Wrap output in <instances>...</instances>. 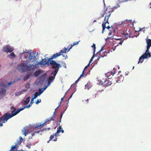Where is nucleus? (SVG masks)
<instances>
[{
    "mask_svg": "<svg viewBox=\"0 0 151 151\" xmlns=\"http://www.w3.org/2000/svg\"><path fill=\"white\" fill-rule=\"evenodd\" d=\"M43 131L42 130H38L37 131L35 130H34H34H33V132L32 133L31 135L32 136H34L35 135V133L38 134L39 133L40 131Z\"/></svg>",
    "mask_w": 151,
    "mask_h": 151,
    "instance_id": "a211bd4d",
    "label": "nucleus"
},
{
    "mask_svg": "<svg viewBox=\"0 0 151 151\" xmlns=\"http://www.w3.org/2000/svg\"><path fill=\"white\" fill-rule=\"evenodd\" d=\"M31 105L30 104L26 106H25L23 107L22 108H20L19 109H18L17 111H16V109L14 107H11V109H13V110L11 112H12L14 116H15L17 114H18L19 112H20L21 111H22L24 109L26 108H29Z\"/></svg>",
    "mask_w": 151,
    "mask_h": 151,
    "instance_id": "423d86ee",
    "label": "nucleus"
},
{
    "mask_svg": "<svg viewBox=\"0 0 151 151\" xmlns=\"http://www.w3.org/2000/svg\"><path fill=\"white\" fill-rule=\"evenodd\" d=\"M114 39L116 40H122V38H114L113 37L112 38V39Z\"/></svg>",
    "mask_w": 151,
    "mask_h": 151,
    "instance_id": "37998d69",
    "label": "nucleus"
},
{
    "mask_svg": "<svg viewBox=\"0 0 151 151\" xmlns=\"http://www.w3.org/2000/svg\"><path fill=\"white\" fill-rule=\"evenodd\" d=\"M22 93V91H19V92H16L15 93V95L16 96H19Z\"/></svg>",
    "mask_w": 151,
    "mask_h": 151,
    "instance_id": "7c9ffc66",
    "label": "nucleus"
},
{
    "mask_svg": "<svg viewBox=\"0 0 151 151\" xmlns=\"http://www.w3.org/2000/svg\"><path fill=\"white\" fill-rule=\"evenodd\" d=\"M13 50V48L9 45H7L3 48V50L6 52H11Z\"/></svg>",
    "mask_w": 151,
    "mask_h": 151,
    "instance_id": "6e6552de",
    "label": "nucleus"
},
{
    "mask_svg": "<svg viewBox=\"0 0 151 151\" xmlns=\"http://www.w3.org/2000/svg\"><path fill=\"white\" fill-rule=\"evenodd\" d=\"M144 59L141 56L139 58V61L138 63V64H139L140 62L142 63L143 61V59Z\"/></svg>",
    "mask_w": 151,
    "mask_h": 151,
    "instance_id": "393cba45",
    "label": "nucleus"
},
{
    "mask_svg": "<svg viewBox=\"0 0 151 151\" xmlns=\"http://www.w3.org/2000/svg\"><path fill=\"white\" fill-rule=\"evenodd\" d=\"M61 132L62 133H63L64 132V131L63 130H62L61 131Z\"/></svg>",
    "mask_w": 151,
    "mask_h": 151,
    "instance_id": "bf43d9fd",
    "label": "nucleus"
},
{
    "mask_svg": "<svg viewBox=\"0 0 151 151\" xmlns=\"http://www.w3.org/2000/svg\"><path fill=\"white\" fill-rule=\"evenodd\" d=\"M114 11L113 8H112L110 6L107 7L106 9L104 8L103 12L101 13V17H104V14H105V16L104 19V22H103L102 26V33H103L104 31L106 28V23L109 24L108 22V19L110 16L112 12Z\"/></svg>",
    "mask_w": 151,
    "mask_h": 151,
    "instance_id": "f03ea898",
    "label": "nucleus"
},
{
    "mask_svg": "<svg viewBox=\"0 0 151 151\" xmlns=\"http://www.w3.org/2000/svg\"><path fill=\"white\" fill-rule=\"evenodd\" d=\"M92 47H93V50H94V53H95V50H96V46H95V45L94 44H93V46H92Z\"/></svg>",
    "mask_w": 151,
    "mask_h": 151,
    "instance_id": "c9c22d12",
    "label": "nucleus"
},
{
    "mask_svg": "<svg viewBox=\"0 0 151 151\" xmlns=\"http://www.w3.org/2000/svg\"><path fill=\"white\" fill-rule=\"evenodd\" d=\"M43 91V90H41V89H39V92H38V93L39 95H40L41 93H42Z\"/></svg>",
    "mask_w": 151,
    "mask_h": 151,
    "instance_id": "f704fd0d",
    "label": "nucleus"
},
{
    "mask_svg": "<svg viewBox=\"0 0 151 151\" xmlns=\"http://www.w3.org/2000/svg\"><path fill=\"white\" fill-rule=\"evenodd\" d=\"M6 93V89H0V97H2V96L4 95Z\"/></svg>",
    "mask_w": 151,
    "mask_h": 151,
    "instance_id": "2eb2a0df",
    "label": "nucleus"
},
{
    "mask_svg": "<svg viewBox=\"0 0 151 151\" xmlns=\"http://www.w3.org/2000/svg\"><path fill=\"white\" fill-rule=\"evenodd\" d=\"M16 148L17 147L16 146V145H15L12 147L11 150H12H12H15V149H16Z\"/></svg>",
    "mask_w": 151,
    "mask_h": 151,
    "instance_id": "473e14b6",
    "label": "nucleus"
},
{
    "mask_svg": "<svg viewBox=\"0 0 151 151\" xmlns=\"http://www.w3.org/2000/svg\"><path fill=\"white\" fill-rule=\"evenodd\" d=\"M7 85L6 84L4 80L3 79L0 80V89H6Z\"/></svg>",
    "mask_w": 151,
    "mask_h": 151,
    "instance_id": "0eeeda50",
    "label": "nucleus"
},
{
    "mask_svg": "<svg viewBox=\"0 0 151 151\" xmlns=\"http://www.w3.org/2000/svg\"><path fill=\"white\" fill-rule=\"evenodd\" d=\"M14 116L12 112L11 114H9L8 113L5 114L2 116L0 118V126L1 127L3 126L2 124L4 123L9 118Z\"/></svg>",
    "mask_w": 151,
    "mask_h": 151,
    "instance_id": "7ed1b4c3",
    "label": "nucleus"
},
{
    "mask_svg": "<svg viewBox=\"0 0 151 151\" xmlns=\"http://www.w3.org/2000/svg\"><path fill=\"white\" fill-rule=\"evenodd\" d=\"M30 98V96L28 97L27 98L26 100L24 101V102L26 104H27L29 102Z\"/></svg>",
    "mask_w": 151,
    "mask_h": 151,
    "instance_id": "b1692460",
    "label": "nucleus"
},
{
    "mask_svg": "<svg viewBox=\"0 0 151 151\" xmlns=\"http://www.w3.org/2000/svg\"><path fill=\"white\" fill-rule=\"evenodd\" d=\"M80 41H79L78 42H76L73 43V44L71 45V46L70 47V48L69 49L67 50V52H68V51L72 48L73 46L74 45H77L78 44L79 42H80Z\"/></svg>",
    "mask_w": 151,
    "mask_h": 151,
    "instance_id": "6ab92c4d",
    "label": "nucleus"
},
{
    "mask_svg": "<svg viewBox=\"0 0 151 151\" xmlns=\"http://www.w3.org/2000/svg\"><path fill=\"white\" fill-rule=\"evenodd\" d=\"M29 76L28 75H27L24 76V81H26L27 80L29 77Z\"/></svg>",
    "mask_w": 151,
    "mask_h": 151,
    "instance_id": "cd10ccee",
    "label": "nucleus"
},
{
    "mask_svg": "<svg viewBox=\"0 0 151 151\" xmlns=\"http://www.w3.org/2000/svg\"><path fill=\"white\" fill-rule=\"evenodd\" d=\"M61 104V102H60V103H58V106L57 108H56L55 109V111L56 109Z\"/></svg>",
    "mask_w": 151,
    "mask_h": 151,
    "instance_id": "a18cd8bd",
    "label": "nucleus"
},
{
    "mask_svg": "<svg viewBox=\"0 0 151 151\" xmlns=\"http://www.w3.org/2000/svg\"><path fill=\"white\" fill-rule=\"evenodd\" d=\"M42 73V71L41 70H36L34 73V76L35 77L38 76Z\"/></svg>",
    "mask_w": 151,
    "mask_h": 151,
    "instance_id": "4468645a",
    "label": "nucleus"
},
{
    "mask_svg": "<svg viewBox=\"0 0 151 151\" xmlns=\"http://www.w3.org/2000/svg\"><path fill=\"white\" fill-rule=\"evenodd\" d=\"M88 86V84H86L85 85V88H87V87Z\"/></svg>",
    "mask_w": 151,
    "mask_h": 151,
    "instance_id": "6e6d98bb",
    "label": "nucleus"
},
{
    "mask_svg": "<svg viewBox=\"0 0 151 151\" xmlns=\"http://www.w3.org/2000/svg\"><path fill=\"white\" fill-rule=\"evenodd\" d=\"M85 101H86L88 102V99H87L86 100H85Z\"/></svg>",
    "mask_w": 151,
    "mask_h": 151,
    "instance_id": "69168bd1",
    "label": "nucleus"
},
{
    "mask_svg": "<svg viewBox=\"0 0 151 151\" xmlns=\"http://www.w3.org/2000/svg\"><path fill=\"white\" fill-rule=\"evenodd\" d=\"M16 151H24V150H18L17 149H16Z\"/></svg>",
    "mask_w": 151,
    "mask_h": 151,
    "instance_id": "13d9d810",
    "label": "nucleus"
},
{
    "mask_svg": "<svg viewBox=\"0 0 151 151\" xmlns=\"http://www.w3.org/2000/svg\"><path fill=\"white\" fill-rule=\"evenodd\" d=\"M119 7H120V5L119 4H117L116 5V6H115V7H113V9L114 8L117 9V8H119Z\"/></svg>",
    "mask_w": 151,
    "mask_h": 151,
    "instance_id": "ea45409f",
    "label": "nucleus"
},
{
    "mask_svg": "<svg viewBox=\"0 0 151 151\" xmlns=\"http://www.w3.org/2000/svg\"><path fill=\"white\" fill-rule=\"evenodd\" d=\"M29 60H32V61H35L36 59V57L34 53L33 52H30L29 54Z\"/></svg>",
    "mask_w": 151,
    "mask_h": 151,
    "instance_id": "9d476101",
    "label": "nucleus"
},
{
    "mask_svg": "<svg viewBox=\"0 0 151 151\" xmlns=\"http://www.w3.org/2000/svg\"><path fill=\"white\" fill-rule=\"evenodd\" d=\"M20 141H21V140H22V139L21 137H20Z\"/></svg>",
    "mask_w": 151,
    "mask_h": 151,
    "instance_id": "052dcab7",
    "label": "nucleus"
},
{
    "mask_svg": "<svg viewBox=\"0 0 151 151\" xmlns=\"http://www.w3.org/2000/svg\"><path fill=\"white\" fill-rule=\"evenodd\" d=\"M63 98H64V97L62 98L61 99V101H62L63 100Z\"/></svg>",
    "mask_w": 151,
    "mask_h": 151,
    "instance_id": "0e129e2a",
    "label": "nucleus"
},
{
    "mask_svg": "<svg viewBox=\"0 0 151 151\" xmlns=\"http://www.w3.org/2000/svg\"><path fill=\"white\" fill-rule=\"evenodd\" d=\"M12 82H10L9 83H8L7 84L6 83V84L7 85V88L9 86L12 84Z\"/></svg>",
    "mask_w": 151,
    "mask_h": 151,
    "instance_id": "4c0bfd02",
    "label": "nucleus"
},
{
    "mask_svg": "<svg viewBox=\"0 0 151 151\" xmlns=\"http://www.w3.org/2000/svg\"><path fill=\"white\" fill-rule=\"evenodd\" d=\"M34 99L33 98H32L31 99V101L29 104L31 105H32V104L34 103V102H33Z\"/></svg>",
    "mask_w": 151,
    "mask_h": 151,
    "instance_id": "58836bf2",
    "label": "nucleus"
},
{
    "mask_svg": "<svg viewBox=\"0 0 151 151\" xmlns=\"http://www.w3.org/2000/svg\"><path fill=\"white\" fill-rule=\"evenodd\" d=\"M84 71H83L82 73V74L80 75V76L79 77V78L80 79L82 77H84V75H85L86 76L87 75H86L84 74Z\"/></svg>",
    "mask_w": 151,
    "mask_h": 151,
    "instance_id": "2f4dec72",
    "label": "nucleus"
},
{
    "mask_svg": "<svg viewBox=\"0 0 151 151\" xmlns=\"http://www.w3.org/2000/svg\"><path fill=\"white\" fill-rule=\"evenodd\" d=\"M107 28L108 29H109L111 27H110L109 26H107V27H106V28Z\"/></svg>",
    "mask_w": 151,
    "mask_h": 151,
    "instance_id": "864d4df0",
    "label": "nucleus"
},
{
    "mask_svg": "<svg viewBox=\"0 0 151 151\" xmlns=\"http://www.w3.org/2000/svg\"><path fill=\"white\" fill-rule=\"evenodd\" d=\"M28 56V55L27 54H24V57L25 58H27Z\"/></svg>",
    "mask_w": 151,
    "mask_h": 151,
    "instance_id": "de8ad7c7",
    "label": "nucleus"
},
{
    "mask_svg": "<svg viewBox=\"0 0 151 151\" xmlns=\"http://www.w3.org/2000/svg\"><path fill=\"white\" fill-rule=\"evenodd\" d=\"M149 51V50H148V51H147V49L145 53L141 56L144 59L147 58H148V56H149V57H150L151 55L150 52Z\"/></svg>",
    "mask_w": 151,
    "mask_h": 151,
    "instance_id": "9b49d317",
    "label": "nucleus"
},
{
    "mask_svg": "<svg viewBox=\"0 0 151 151\" xmlns=\"http://www.w3.org/2000/svg\"><path fill=\"white\" fill-rule=\"evenodd\" d=\"M41 102V99H38L37 101L36 102L35 104H37L39 103H40Z\"/></svg>",
    "mask_w": 151,
    "mask_h": 151,
    "instance_id": "a19ab883",
    "label": "nucleus"
},
{
    "mask_svg": "<svg viewBox=\"0 0 151 151\" xmlns=\"http://www.w3.org/2000/svg\"><path fill=\"white\" fill-rule=\"evenodd\" d=\"M40 95H39V94L38 93V92H36L34 94V96L32 98H33L34 99H35L37 98V96H39Z\"/></svg>",
    "mask_w": 151,
    "mask_h": 151,
    "instance_id": "a878e982",
    "label": "nucleus"
},
{
    "mask_svg": "<svg viewBox=\"0 0 151 151\" xmlns=\"http://www.w3.org/2000/svg\"><path fill=\"white\" fill-rule=\"evenodd\" d=\"M47 122L45 121V122L43 124H41L42 127H44V125H46V123Z\"/></svg>",
    "mask_w": 151,
    "mask_h": 151,
    "instance_id": "79ce46f5",
    "label": "nucleus"
},
{
    "mask_svg": "<svg viewBox=\"0 0 151 151\" xmlns=\"http://www.w3.org/2000/svg\"><path fill=\"white\" fill-rule=\"evenodd\" d=\"M104 47V46L102 47H101V50L99 51V52L103 50V49Z\"/></svg>",
    "mask_w": 151,
    "mask_h": 151,
    "instance_id": "8fccbe9b",
    "label": "nucleus"
},
{
    "mask_svg": "<svg viewBox=\"0 0 151 151\" xmlns=\"http://www.w3.org/2000/svg\"><path fill=\"white\" fill-rule=\"evenodd\" d=\"M55 111L54 112L53 114L52 115V116L50 118L46 119L45 121L46 122H48L50 121L51 120H54V115H55Z\"/></svg>",
    "mask_w": 151,
    "mask_h": 151,
    "instance_id": "dca6fc26",
    "label": "nucleus"
},
{
    "mask_svg": "<svg viewBox=\"0 0 151 151\" xmlns=\"http://www.w3.org/2000/svg\"><path fill=\"white\" fill-rule=\"evenodd\" d=\"M117 78V80H116V83L118 82L119 81L120 82L121 81H123L124 77L122 75H120L119 76H118Z\"/></svg>",
    "mask_w": 151,
    "mask_h": 151,
    "instance_id": "f3484780",
    "label": "nucleus"
},
{
    "mask_svg": "<svg viewBox=\"0 0 151 151\" xmlns=\"http://www.w3.org/2000/svg\"><path fill=\"white\" fill-rule=\"evenodd\" d=\"M112 31H110L108 34V35L110 36L112 34Z\"/></svg>",
    "mask_w": 151,
    "mask_h": 151,
    "instance_id": "09e8293b",
    "label": "nucleus"
},
{
    "mask_svg": "<svg viewBox=\"0 0 151 151\" xmlns=\"http://www.w3.org/2000/svg\"><path fill=\"white\" fill-rule=\"evenodd\" d=\"M79 79H79L78 78V79L75 81V83H77V82H78Z\"/></svg>",
    "mask_w": 151,
    "mask_h": 151,
    "instance_id": "603ef678",
    "label": "nucleus"
},
{
    "mask_svg": "<svg viewBox=\"0 0 151 151\" xmlns=\"http://www.w3.org/2000/svg\"><path fill=\"white\" fill-rule=\"evenodd\" d=\"M147 28L145 27H143L142 28H140L138 31H143L144 32L146 30Z\"/></svg>",
    "mask_w": 151,
    "mask_h": 151,
    "instance_id": "bb28decb",
    "label": "nucleus"
},
{
    "mask_svg": "<svg viewBox=\"0 0 151 151\" xmlns=\"http://www.w3.org/2000/svg\"><path fill=\"white\" fill-rule=\"evenodd\" d=\"M63 113L62 112H61L60 116V120L59 121V125H60V123L61 122V118H62V117L63 115Z\"/></svg>",
    "mask_w": 151,
    "mask_h": 151,
    "instance_id": "c756f323",
    "label": "nucleus"
},
{
    "mask_svg": "<svg viewBox=\"0 0 151 151\" xmlns=\"http://www.w3.org/2000/svg\"><path fill=\"white\" fill-rule=\"evenodd\" d=\"M93 56L91 58V59L90 61V62L89 63H90H90H91V61L92 60V58H93Z\"/></svg>",
    "mask_w": 151,
    "mask_h": 151,
    "instance_id": "4d7b16f0",
    "label": "nucleus"
},
{
    "mask_svg": "<svg viewBox=\"0 0 151 151\" xmlns=\"http://www.w3.org/2000/svg\"><path fill=\"white\" fill-rule=\"evenodd\" d=\"M68 49H66V47L64 48V49L63 50H61L60 52L56 53V54H54L51 56V58H48L47 60L46 59L44 58L42 61H40L38 63L37 65H40L42 66H43L45 65H51L52 66V68H58L59 69L60 68L62 67L61 65L55 61L53 60H52L53 59H56L57 57L61 55L63 56V57H65V59L67 58V55H64L63 53H66Z\"/></svg>",
    "mask_w": 151,
    "mask_h": 151,
    "instance_id": "f257e3e1",
    "label": "nucleus"
},
{
    "mask_svg": "<svg viewBox=\"0 0 151 151\" xmlns=\"http://www.w3.org/2000/svg\"><path fill=\"white\" fill-rule=\"evenodd\" d=\"M146 40L147 44V51H148V50H149L150 47L151 46V40L146 38Z\"/></svg>",
    "mask_w": 151,
    "mask_h": 151,
    "instance_id": "f8f14e48",
    "label": "nucleus"
},
{
    "mask_svg": "<svg viewBox=\"0 0 151 151\" xmlns=\"http://www.w3.org/2000/svg\"><path fill=\"white\" fill-rule=\"evenodd\" d=\"M57 138H55L53 140L54 141H57Z\"/></svg>",
    "mask_w": 151,
    "mask_h": 151,
    "instance_id": "5fc2aeb1",
    "label": "nucleus"
},
{
    "mask_svg": "<svg viewBox=\"0 0 151 151\" xmlns=\"http://www.w3.org/2000/svg\"><path fill=\"white\" fill-rule=\"evenodd\" d=\"M120 40L121 41L120 42H119V44L116 45V46H118L119 44L121 45L122 44L124 40H123V39H122V40Z\"/></svg>",
    "mask_w": 151,
    "mask_h": 151,
    "instance_id": "e433bc0d",
    "label": "nucleus"
},
{
    "mask_svg": "<svg viewBox=\"0 0 151 151\" xmlns=\"http://www.w3.org/2000/svg\"><path fill=\"white\" fill-rule=\"evenodd\" d=\"M50 141H49H49H48L47 142V143H49V142H50Z\"/></svg>",
    "mask_w": 151,
    "mask_h": 151,
    "instance_id": "774afa93",
    "label": "nucleus"
},
{
    "mask_svg": "<svg viewBox=\"0 0 151 151\" xmlns=\"http://www.w3.org/2000/svg\"><path fill=\"white\" fill-rule=\"evenodd\" d=\"M70 47L69 46H68V48H66V49H68V50L70 48Z\"/></svg>",
    "mask_w": 151,
    "mask_h": 151,
    "instance_id": "e2e57ef3",
    "label": "nucleus"
},
{
    "mask_svg": "<svg viewBox=\"0 0 151 151\" xmlns=\"http://www.w3.org/2000/svg\"><path fill=\"white\" fill-rule=\"evenodd\" d=\"M128 0H122V2H125L127 1Z\"/></svg>",
    "mask_w": 151,
    "mask_h": 151,
    "instance_id": "3c124183",
    "label": "nucleus"
},
{
    "mask_svg": "<svg viewBox=\"0 0 151 151\" xmlns=\"http://www.w3.org/2000/svg\"><path fill=\"white\" fill-rule=\"evenodd\" d=\"M122 34L124 35L126 37V39H127L128 37H130L129 35L128 34H125L124 33H122Z\"/></svg>",
    "mask_w": 151,
    "mask_h": 151,
    "instance_id": "c85d7f7f",
    "label": "nucleus"
},
{
    "mask_svg": "<svg viewBox=\"0 0 151 151\" xmlns=\"http://www.w3.org/2000/svg\"><path fill=\"white\" fill-rule=\"evenodd\" d=\"M23 132H24L23 134L24 135V136H26V134H27V132H26V131L25 130L24 132V131H23Z\"/></svg>",
    "mask_w": 151,
    "mask_h": 151,
    "instance_id": "49530a36",
    "label": "nucleus"
},
{
    "mask_svg": "<svg viewBox=\"0 0 151 151\" xmlns=\"http://www.w3.org/2000/svg\"><path fill=\"white\" fill-rule=\"evenodd\" d=\"M57 135H58L55 134V133H54L53 135H51L50 137L49 141L52 140V139L55 136H56Z\"/></svg>",
    "mask_w": 151,
    "mask_h": 151,
    "instance_id": "5701e85b",
    "label": "nucleus"
},
{
    "mask_svg": "<svg viewBox=\"0 0 151 151\" xmlns=\"http://www.w3.org/2000/svg\"><path fill=\"white\" fill-rule=\"evenodd\" d=\"M34 65H33L32 64H30L29 66H27L26 69V71L25 72H27V71H29L31 70H33V67H34Z\"/></svg>",
    "mask_w": 151,
    "mask_h": 151,
    "instance_id": "ddd939ff",
    "label": "nucleus"
},
{
    "mask_svg": "<svg viewBox=\"0 0 151 151\" xmlns=\"http://www.w3.org/2000/svg\"><path fill=\"white\" fill-rule=\"evenodd\" d=\"M27 64V63H22L19 65V66L20 67V69L23 72H25Z\"/></svg>",
    "mask_w": 151,
    "mask_h": 151,
    "instance_id": "1a4fd4ad",
    "label": "nucleus"
},
{
    "mask_svg": "<svg viewBox=\"0 0 151 151\" xmlns=\"http://www.w3.org/2000/svg\"><path fill=\"white\" fill-rule=\"evenodd\" d=\"M129 20H127V19L126 20V21L127 22H129Z\"/></svg>",
    "mask_w": 151,
    "mask_h": 151,
    "instance_id": "680f3d73",
    "label": "nucleus"
},
{
    "mask_svg": "<svg viewBox=\"0 0 151 151\" xmlns=\"http://www.w3.org/2000/svg\"><path fill=\"white\" fill-rule=\"evenodd\" d=\"M96 22V20H94V21H93V23H94V22Z\"/></svg>",
    "mask_w": 151,
    "mask_h": 151,
    "instance_id": "338daca9",
    "label": "nucleus"
},
{
    "mask_svg": "<svg viewBox=\"0 0 151 151\" xmlns=\"http://www.w3.org/2000/svg\"><path fill=\"white\" fill-rule=\"evenodd\" d=\"M53 69H55V70H54L51 74H53V76H50L48 79L47 81V83L48 85H50V83L52 82L55 79V76H56V74H57L58 70L59 69L58 68H52Z\"/></svg>",
    "mask_w": 151,
    "mask_h": 151,
    "instance_id": "39448f33",
    "label": "nucleus"
},
{
    "mask_svg": "<svg viewBox=\"0 0 151 151\" xmlns=\"http://www.w3.org/2000/svg\"><path fill=\"white\" fill-rule=\"evenodd\" d=\"M9 56L11 58H13L15 57V55L14 52H12L9 55Z\"/></svg>",
    "mask_w": 151,
    "mask_h": 151,
    "instance_id": "4be33fe9",
    "label": "nucleus"
},
{
    "mask_svg": "<svg viewBox=\"0 0 151 151\" xmlns=\"http://www.w3.org/2000/svg\"><path fill=\"white\" fill-rule=\"evenodd\" d=\"M99 83L101 84H103L104 86H107L111 85L112 84L111 81L109 79H104V78H101L100 80H99Z\"/></svg>",
    "mask_w": 151,
    "mask_h": 151,
    "instance_id": "20e7f679",
    "label": "nucleus"
},
{
    "mask_svg": "<svg viewBox=\"0 0 151 151\" xmlns=\"http://www.w3.org/2000/svg\"><path fill=\"white\" fill-rule=\"evenodd\" d=\"M98 94L97 92L95 93V94L93 95V96L94 98H95L96 97V95Z\"/></svg>",
    "mask_w": 151,
    "mask_h": 151,
    "instance_id": "c03bdc74",
    "label": "nucleus"
},
{
    "mask_svg": "<svg viewBox=\"0 0 151 151\" xmlns=\"http://www.w3.org/2000/svg\"><path fill=\"white\" fill-rule=\"evenodd\" d=\"M42 127L41 124H40V125H38L36 126L34 128V130H35L37 129H41L42 128Z\"/></svg>",
    "mask_w": 151,
    "mask_h": 151,
    "instance_id": "412c9836",
    "label": "nucleus"
},
{
    "mask_svg": "<svg viewBox=\"0 0 151 151\" xmlns=\"http://www.w3.org/2000/svg\"><path fill=\"white\" fill-rule=\"evenodd\" d=\"M62 127L61 126H59V127L57 128V130L56 132L55 133V134H58L59 132H61V131L62 130Z\"/></svg>",
    "mask_w": 151,
    "mask_h": 151,
    "instance_id": "aec40b11",
    "label": "nucleus"
},
{
    "mask_svg": "<svg viewBox=\"0 0 151 151\" xmlns=\"http://www.w3.org/2000/svg\"><path fill=\"white\" fill-rule=\"evenodd\" d=\"M89 65L90 63H89V64L85 67L83 71H84V72L85 70L89 66Z\"/></svg>",
    "mask_w": 151,
    "mask_h": 151,
    "instance_id": "72a5a7b5",
    "label": "nucleus"
}]
</instances>
